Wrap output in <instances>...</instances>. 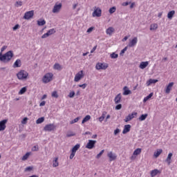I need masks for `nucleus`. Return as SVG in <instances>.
I'll list each match as a JSON object with an SVG mask.
<instances>
[{
  "label": "nucleus",
  "mask_w": 177,
  "mask_h": 177,
  "mask_svg": "<svg viewBox=\"0 0 177 177\" xmlns=\"http://www.w3.org/2000/svg\"><path fill=\"white\" fill-rule=\"evenodd\" d=\"M127 49H128V47H125L124 49H122V50H121L120 55H123L124 53H125V52H127Z\"/></svg>",
  "instance_id": "3c124183"
},
{
  "label": "nucleus",
  "mask_w": 177,
  "mask_h": 177,
  "mask_svg": "<svg viewBox=\"0 0 177 177\" xmlns=\"http://www.w3.org/2000/svg\"><path fill=\"white\" fill-rule=\"evenodd\" d=\"M174 15H175V10H171L167 14L168 19H172V17H174Z\"/></svg>",
  "instance_id": "72a5a7b5"
},
{
  "label": "nucleus",
  "mask_w": 177,
  "mask_h": 177,
  "mask_svg": "<svg viewBox=\"0 0 177 177\" xmlns=\"http://www.w3.org/2000/svg\"><path fill=\"white\" fill-rule=\"evenodd\" d=\"M109 67V64H102L97 63L96 64L95 68L96 70H106Z\"/></svg>",
  "instance_id": "0eeeda50"
},
{
  "label": "nucleus",
  "mask_w": 177,
  "mask_h": 177,
  "mask_svg": "<svg viewBox=\"0 0 177 177\" xmlns=\"http://www.w3.org/2000/svg\"><path fill=\"white\" fill-rule=\"evenodd\" d=\"M95 145H96V140H89L86 145V149H89L91 150L95 147Z\"/></svg>",
  "instance_id": "6e6552de"
},
{
  "label": "nucleus",
  "mask_w": 177,
  "mask_h": 177,
  "mask_svg": "<svg viewBox=\"0 0 177 177\" xmlns=\"http://www.w3.org/2000/svg\"><path fill=\"white\" fill-rule=\"evenodd\" d=\"M27 121H28V118H24L21 121V124H27Z\"/></svg>",
  "instance_id": "5fc2aeb1"
},
{
  "label": "nucleus",
  "mask_w": 177,
  "mask_h": 177,
  "mask_svg": "<svg viewBox=\"0 0 177 177\" xmlns=\"http://www.w3.org/2000/svg\"><path fill=\"white\" fill-rule=\"evenodd\" d=\"M149 114L145 113V114H142L140 116V118H138L139 121H145V120H146L148 117Z\"/></svg>",
  "instance_id": "a878e982"
},
{
  "label": "nucleus",
  "mask_w": 177,
  "mask_h": 177,
  "mask_svg": "<svg viewBox=\"0 0 177 177\" xmlns=\"http://www.w3.org/2000/svg\"><path fill=\"white\" fill-rule=\"evenodd\" d=\"M83 72L81 71L80 72L77 73L75 76V82H78V81H80L81 78H82Z\"/></svg>",
  "instance_id": "4468645a"
},
{
  "label": "nucleus",
  "mask_w": 177,
  "mask_h": 177,
  "mask_svg": "<svg viewBox=\"0 0 177 177\" xmlns=\"http://www.w3.org/2000/svg\"><path fill=\"white\" fill-rule=\"evenodd\" d=\"M138 44V37H133V39L129 43L128 46L129 48H133Z\"/></svg>",
  "instance_id": "ddd939ff"
},
{
  "label": "nucleus",
  "mask_w": 177,
  "mask_h": 177,
  "mask_svg": "<svg viewBox=\"0 0 177 177\" xmlns=\"http://www.w3.org/2000/svg\"><path fill=\"white\" fill-rule=\"evenodd\" d=\"M38 150H39L38 145H35L33 147H32V151H38Z\"/></svg>",
  "instance_id": "de8ad7c7"
},
{
  "label": "nucleus",
  "mask_w": 177,
  "mask_h": 177,
  "mask_svg": "<svg viewBox=\"0 0 177 177\" xmlns=\"http://www.w3.org/2000/svg\"><path fill=\"white\" fill-rule=\"evenodd\" d=\"M161 153H162V149H158L157 150V151L154 152V157H156V158H157L158 157L160 156V154H161Z\"/></svg>",
  "instance_id": "c85d7f7f"
},
{
  "label": "nucleus",
  "mask_w": 177,
  "mask_h": 177,
  "mask_svg": "<svg viewBox=\"0 0 177 177\" xmlns=\"http://www.w3.org/2000/svg\"><path fill=\"white\" fill-rule=\"evenodd\" d=\"M107 156L109 158V161H114V160L117 159V156L115 155V153H113L111 151L109 152Z\"/></svg>",
  "instance_id": "dca6fc26"
},
{
  "label": "nucleus",
  "mask_w": 177,
  "mask_h": 177,
  "mask_svg": "<svg viewBox=\"0 0 177 177\" xmlns=\"http://www.w3.org/2000/svg\"><path fill=\"white\" fill-rule=\"evenodd\" d=\"M129 3H131V2H128V1L124 2L122 3V6H128V5H129Z\"/></svg>",
  "instance_id": "bf43d9fd"
},
{
  "label": "nucleus",
  "mask_w": 177,
  "mask_h": 177,
  "mask_svg": "<svg viewBox=\"0 0 177 177\" xmlns=\"http://www.w3.org/2000/svg\"><path fill=\"white\" fill-rule=\"evenodd\" d=\"M17 77L18 80L21 81H26L28 77V73L24 70H21L17 74Z\"/></svg>",
  "instance_id": "f03ea898"
},
{
  "label": "nucleus",
  "mask_w": 177,
  "mask_h": 177,
  "mask_svg": "<svg viewBox=\"0 0 177 177\" xmlns=\"http://www.w3.org/2000/svg\"><path fill=\"white\" fill-rule=\"evenodd\" d=\"M33 16H34V10H30V11L26 12L24 14V19H25V20H30V19H31Z\"/></svg>",
  "instance_id": "1a4fd4ad"
},
{
  "label": "nucleus",
  "mask_w": 177,
  "mask_h": 177,
  "mask_svg": "<svg viewBox=\"0 0 177 177\" xmlns=\"http://www.w3.org/2000/svg\"><path fill=\"white\" fill-rule=\"evenodd\" d=\"M33 169V167L30 166V167H28L25 169V172H31V171H32Z\"/></svg>",
  "instance_id": "49530a36"
},
{
  "label": "nucleus",
  "mask_w": 177,
  "mask_h": 177,
  "mask_svg": "<svg viewBox=\"0 0 177 177\" xmlns=\"http://www.w3.org/2000/svg\"><path fill=\"white\" fill-rule=\"evenodd\" d=\"M153 93H149V95H147V97H145L143 100V102L146 103V102H147V100H149V99H151V97H153Z\"/></svg>",
  "instance_id": "bb28decb"
},
{
  "label": "nucleus",
  "mask_w": 177,
  "mask_h": 177,
  "mask_svg": "<svg viewBox=\"0 0 177 177\" xmlns=\"http://www.w3.org/2000/svg\"><path fill=\"white\" fill-rule=\"evenodd\" d=\"M142 153V149L138 148L133 151V156H139V153Z\"/></svg>",
  "instance_id": "f704fd0d"
},
{
  "label": "nucleus",
  "mask_w": 177,
  "mask_h": 177,
  "mask_svg": "<svg viewBox=\"0 0 177 177\" xmlns=\"http://www.w3.org/2000/svg\"><path fill=\"white\" fill-rule=\"evenodd\" d=\"M81 147V145L80 144H77L72 148V151L70 155V160H73L74 158V156H75V153H77V151Z\"/></svg>",
  "instance_id": "20e7f679"
},
{
  "label": "nucleus",
  "mask_w": 177,
  "mask_h": 177,
  "mask_svg": "<svg viewBox=\"0 0 177 177\" xmlns=\"http://www.w3.org/2000/svg\"><path fill=\"white\" fill-rule=\"evenodd\" d=\"M80 117L75 118L74 120L70 122V124H75V122H78V121H80Z\"/></svg>",
  "instance_id": "37998d69"
},
{
  "label": "nucleus",
  "mask_w": 177,
  "mask_h": 177,
  "mask_svg": "<svg viewBox=\"0 0 177 177\" xmlns=\"http://www.w3.org/2000/svg\"><path fill=\"white\" fill-rule=\"evenodd\" d=\"M121 97H122L121 93H119L115 96L114 100L115 104H118V103L121 102Z\"/></svg>",
  "instance_id": "5701e85b"
},
{
  "label": "nucleus",
  "mask_w": 177,
  "mask_h": 177,
  "mask_svg": "<svg viewBox=\"0 0 177 177\" xmlns=\"http://www.w3.org/2000/svg\"><path fill=\"white\" fill-rule=\"evenodd\" d=\"M30 152H27L23 157H22V160L23 161H26V160H27L28 158V157H30Z\"/></svg>",
  "instance_id": "ea45409f"
},
{
  "label": "nucleus",
  "mask_w": 177,
  "mask_h": 177,
  "mask_svg": "<svg viewBox=\"0 0 177 177\" xmlns=\"http://www.w3.org/2000/svg\"><path fill=\"white\" fill-rule=\"evenodd\" d=\"M172 153H169L167 156V159L165 160L166 162H167L168 165H171V159L172 158Z\"/></svg>",
  "instance_id": "393cba45"
},
{
  "label": "nucleus",
  "mask_w": 177,
  "mask_h": 177,
  "mask_svg": "<svg viewBox=\"0 0 177 177\" xmlns=\"http://www.w3.org/2000/svg\"><path fill=\"white\" fill-rule=\"evenodd\" d=\"M104 120V118H103L102 116L99 118L100 122H102Z\"/></svg>",
  "instance_id": "69168bd1"
},
{
  "label": "nucleus",
  "mask_w": 177,
  "mask_h": 177,
  "mask_svg": "<svg viewBox=\"0 0 177 177\" xmlns=\"http://www.w3.org/2000/svg\"><path fill=\"white\" fill-rule=\"evenodd\" d=\"M52 97H55V99H57L59 97V94H57V91H53L51 94Z\"/></svg>",
  "instance_id": "79ce46f5"
},
{
  "label": "nucleus",
  "mask_w": 177,
  "mask_h": 177,
  "mask_svg": "<svg viewBox=\"0 0 177 177\" xmlns=\"http://www.w3.org/2000/svg\"><path fill=\"white\" fill-rule=\"evenodd\" d=\"M53 78V73H46L42 79V81L44 84H48V82H50Z\"/></svg>",
  "instance_id": "7ed1b4c3"
},
{
  "label": "nucleus",
  "mask_w": 177,
  "mask_h": 177,
  "mask_svg": "<svg viewBox=\"0 0 177 177\" xmlns=\"http://www.w3.org/2000/svg\"><path fill=\"white\" fill-rule=\"evenodd\" d=\"M106 114H107V112L103 111V112H102V115H101V117H103V118H105Z\"/></svg>",
  "instance_id": "e2e57ef3"
},
{
  "label": "nucleus",
  "mask_w": 177,
  "mask_h": 177,
  "mask_svg": "<svg viewBox=\"0 0 177 177\" xmlns=\"http://www.w3.org/2000/svg\"><path fill=\"white\" fill-rule=\"evenodd\" d=\"M158 28V25L157 24H153L150 26V30L153 31Z\"/></svg>",
  "instance_id": "cd10ccee"
},
{
  "label": "nucleus",
  "mask_w": 177,
  "mask_h": 177,
  "mask_svg": "<svg viewBox=\"0 0 177 177\" xmlns=\"http://www.w3.org/2000/svg\"><path fill=\"white\" fill-rule=\"evenodd\" d=\"M54 70H58V71H60L62 70V66L59 64H55L53 66Z\"/></svg>",
  "instance_id": "473e14b6"
},
{
  "label": "nucleus",
  "mask_w": 177,
  "mask_h": 177,
  "mask_svg": "<svg viewBox=\"0 0 177 177\" xmlns=\"http://www.w3.org/2000/svg\"><path fill=\"white\" fill-rule=\"evenodd\" d=\"M48 37H50L48 33L46 32V33H44L42 36H41V38L44 39L45 38H48Z\"/></svg>",
  "instance_id": "4d7b16f0"
},
{
  "label": "nucleus",
  "mask_w": 177,
  "mask_h": 177,
  "mask_svg": "<svg viewBox=\"0 0 177 177\" xmlns=\"http://www.w3.org/2000/svg\"><path fill=\"white\" fill-rule=\"evenodd\" d=\"M78 86L80 88H82V89H85V88H86V86H88V84L84 83L83 84H79Z\"/></svg>",
  "instance_id": "603ef678"
},
{
  "label": "nucleus",
  "mask_w": 177,
  "mask_h": 177,
  "mask_svg": "<svg viewBox=\"0 0 177 177\" xmlns=\"http://www.w3.org/2000/svg\"><path fill=\"white\" fill-rule=\"evenodd\" d=\"M13 67H14V68L21 67V60L19 59H17L13 64Z\"/></svg>",
  "instance_id": "a211bd4d"
},
{
  "label": "nucleus",
  "mask_w": 177,
  "mask_h": 177,
  "mask_svg": "<svg viewBox=\"0 0 177 177\" xmlns=\"http://www.w3.org/2000/svg\"><path fill=\"white\" fill-rule=\"evenodd\" d=\"M129 131H131V124L124 125V129L122 131L123 135H125V133H128Z\"/></svg>",
  "instance_id": "f3484780"
},
{
  "label": "nucleus",
  "mask_w": 177,
  "mask_h": 177,
  "mask_svg": "<svg viewBox=\"0 0 177 177\" xmlns=\"http://www.w3.org/2000/svg\"><path fill=\"white\" fill-rule=\"evenodd\" d=\"M46 104V102L42 101V102L39 104V106H40V107H42L43 106H45Z\"/></svg>",
  "instance_id": "680f3d73"
},
{
  "label": "nucleus",
  "mask_w": 177,
  "mask_h": 177,
  "mask_svg": "<svg viewBox=\"0 0 177 177\" xmlns=\"http://www.w3.org/2000/svg\"><path fill=\"white\" fill-rule=\"evenodd\" d=\"M71 136H75V133H74L73 131H68L66 133V138H71Z\"/></svg>",
  "instance_id": "a19ab883"
},
{
  "label": "nucleus",
  "mask_w": 177,
  "mask_h": 177,
  "mask_svg": "<svg viewBox=\"0 0 177 177\" xmlns=\"http://www.w3.org/2000/svg\"><path fill=\"white\" fill-rule=\"evenodd\" d=\"M68 96V97H71V98L74 97V96H75V92H74V91L70 92V93Z\"/></svg>",
  "instance_id": "09e8293b"
},
{
  "label": "nucleus",
  "mask_w": 177,
  "mask_h": 177,
  "mask_svg": "<svg viewBox=\"0 0 177 177\" xmlns=\"http://www.w3.org/2000/svg\"><path fill=\"white\" fill-rule=\"evenodd\" d=\"M89 120H91V115H86L82 120V124H85V122H86L87 121H89Z\"/></svg>",
  "instance_id": "7c9ffc66"
},
{
  "label": "nucleus",
  "mask_w": 177,
  "mask_h": 177,
  "mask_svg": "<svg viewBox=\"0 0 177 177\" xmlns=\"http://www.w3.org/2000/svg\"><path fill=\"white\" fill-rule=\"evenodd\" d=\"M37 24L39 26H45V24H46V21H45V19L38 20L37 21Z\"/></svg>",
  "instance_id": "c756f323"
},
{
  "label": "nucleus",
  "mask_w": 177,
  "mask_h": 177,
  "mask_svg": "<svg viewBox=\"0 0 177 177\" xmlns=\"http://www.w3.org/2000/svg\"><path fill=\"white\" fill-rule=\"evenodd\" d=\"M97 48V46H95L93 48V49L91 50V53H93L96 50V48Z\"/></svg>",
  "instance_id": "0e129e2a"
},
{
  "label": "nucleus",
  "mask_w": 177,
  "mask_h": 177,
  "mask_svg": "<svg viewBox=\"0 0 177 177\" xmlns=\"http://www.w3.org/2000/svg\"><path fill=\"white\" fill-rule=\"evenodd\" d=\"M102 16V9L95 7L94 12H93V17H100Z\"/></svg>",
  "instance_id": "423d86ee"
},
{
  "label": "nucleus",
  "mask_w": 177,
  "mask_h": 177,
  "mask_svg": "<svg viewBox=\"0 0 177 177\" xmlns=\"http://www.w3.org/2000/svg\"><path fill=\"white\" fill-rule=\"evenodd\" d=\"M158 174H161V171L160 170L155 169L152 171H151V176L154 177L156 176V175H158Z\"/></svg>",
  "instance_id": "412c9836"
},
{
  "label": "nucleus",
  "mask_w": 177,
  "mask_h": 177,
  "mask_svg": "<svg viewBox=\"0 0 177 177\" xmlns=\"http://www.w3.org/2000/svg\"><path fill=\"white\" fill-rule=\"evenodd\" d=\"M174 86V82H170L166 87L165 92L167 95L171 93V89H172V87Z\"/></svg>",
  "instance_id": "2eb2a0df"
},
{
  "label": "nucleus",
  "mask_w": 177,
  "mask_h": 177,
  "mask_svg": "<svg viewBox=\"0 0 177 177\" xmlns=\"http://www.w3.org/2000/svg\"><path fill=\"white\" fill-rule=\"evenodd\" d=\"M121 132V130L120 129H116L115 131H114V135H118V133Z\"/></svg>",
  "instance_id": "13d9d810"
},
{
  "label": "nucleus",
  "mask_w": 177,
  "mask_h": 177,
  "mask_svg": "<svg viewBox=\"0 0 177 177\" xmlns=\"http://www.w3.org/2000/svg\"><path fill=\"white\" fill-rule=\"evenodd\" d=\"M45 121V117H41L36 120V124H42Z\"/></svg>",
  "instance_id": "c9c22d12"
},
{
  "label": "nucleus",
  "mask_w": 177,
  "mask_h": 177,
  "mask_svg": "<svg viewBox=\"0 0 177 177\" xmlns=\"http://www.w3.org/2000/svg\"><path fill=\"white\" fill-rule=\"evenodd\" d=\"M104 153V149L102 150L96 156V158L99 159L100 157H102V155Z\"/></svg>",
  "instance_id": "8fccbe9b"
},
{
  "label": "nucleus",
  "mask_w": 177,
  "mask_h": 177,
  "mask_svg": "<svg viewBox=\"0 0 177 177\" xmlns=\"http://www.w3.org/2000/svg\"><path fill=\"white\" fill-rule=\"evenodd\" d=\"M128 39V36H125L123 39H122V41H125Z\"/></svg>",
  "instance_id": "774afa93"
},
{
  "label": "nucleus",
  "mask_w": 177,
  "mask_h": 177,
  "mask_svg": "<svg viewBox=\"0 0 177 177\" xmlns=\"http://www.w3.org/2000/svg\"><path fill=\"white\" fill-rule=\"evenodd\" d=\"M55 129L56 126L54 124H48L44 127L45 132H52V131H55Z\"/></svg>",
  "instance_id": "39448f33"
},
{
  "label": "nucleus",
  "mask_w": 177,
  "mask_h": 177,
  "mask_svg": "<svg viewBox=\"0 0 177 177\" xmlns=\"http://www.w3.org/2000/svg\"><path fill=\"white\" fill-rule=\"evenodd\" d=\"M123 90H124V92H123V95L124 96H127L128 95H131L132 93V92L131 91V90H129L128 89V86H125L124 88H123Z\"/></svg>",
  "instance_id": "6ab92c4d"
},
{
  "label": "nucleus",
  "mask_w": 177,
  "mask_h": 177,
  "mask_svg": "<svg viewBox=\"0 0 177 177\" xmlns=\"http://www.w3.org/2000/svg\"><path fill=\"white\" fill-rule=\"evenodd\" d=\"M55 32H56V30L55 28L50 29L47 32V33H48L49 36L53 35V34H55Z\"/></svg>",
  "instance_id": "58836bf2"
},
{
  "label": "nucleus",
  "mask_w": 177,
  "mask_h": 177,
  "mask_svg": "<svg viewBox=\"0 0 177 177\" xmlns=\"http://www.w3.org/2000/svg\"><path fill=\"white\" fill-rule=\"evenodd\" d=\"M19 27H20V26H19V24H16V25L12 28L13 31H16V30H19Z\"/></svg>",
  "instance_id": "6e6d98bb"
},
{
  "label": "nucleus",
  "mask_w": 177,
  "mask_h": 177,
  "mask_svg": "<svg viewBox=\"0 0 177 177\" xmlns=\"http://www.w3.org/2000/svg\"><path fill=\"white\" fill-rule=\"evenodd\" d=\"M62 3H55L53 9V13H59V12H60V9H62Z\"/></svg>",
  "instance_id": "9d476101"
},
{
  "label": "nucleus",
  "mask_w": 177,
  "mask_h": 177,
  "mask_svg": "<svg viewBox=\"0 0 177 177\" xmlns=\"http://www.w3.org/2000/svg\"><path fill=\"white\" fill-rule=\"evenodd\" d=\"M111 59H117L118 57V54H116L115 53H113L111 54Z\"/></svg>",
  "instance_id": "a18cd8bd"
},
{
  "label": "nucleus",
  "mask_w": 177,
  "mask_h": 177,
  "mask_svg": "<svg viewBox=\"0 0 177 177\" xmlns=\"http://www.w3.org/2000/svg\"><path fill=\"white\" fill-rule=\"evenodd\" d=\"M156 82H158V80H156V79H149V80L147 82V86H150V85H151V84H156Z\"/></svg>",
  "instance_id": "aec40b11"
},
{
  "label": "nucleus",
  "mask_w": 177,
  "mask_h": 177,
  "mask_svg": "<svg viewBox=\"0 0 177 177\" xmlns=\"http://www.w3.org/2000/svg\"><path fill=\"white\" fill-rule=\"evenodd\" d=\"M115 10H117V8H115V6L111 7L109 12L111 15H113V13H115Z\"/></svg>",
  "instance_id": "4c0bfd02"
},
{
  "label": "nucleus",
  "mask_w": 177,
  "mask_h": 177,
  "mask_svg": "<svg viewBox=\"0 0 177 177\" xmlns=\"http://www.w3.org/2000/svg\"><path fill=\"white\" fill-rule=\"evenodd\" d=\"M15 6L19 8V6H23V1H16Z\"/></svg>",
  "instance_id": "c03bdc74"
},
{
  "label": "nucleus",
  "mask_w": 177,
  "mask_h": 177,
  "mask_svg": "<svg viewBox=\"0 0 177 177\" xmlns=\"http://www.w3.org/2000/svg\"><path fill=\"white\" fill-rule=\"evenodd\" d=\"M121 109H122V104H118V105H116L115 110H121Z\"/></svg>",
  "instance_id": "864d4df0"
},
{
  "label": "nucleus",
  "mask_w": 177,
  "mask_h": 177,
  "mask_svg": "<svg viewBox=\"0 0 177 177\" xmlns=\"http://www.w3.org/2000/svg\"><path fill=\"white\" fill-rule=\"evenodd\" d=\"M26 92H27V87H23L19 91V95H23V94L26 93Z\"/></svg>",
  "instance_id": "e433bc0d"
},
{
  "label": "nucleus",
  "mask_w": 177,
  "mask_h": 177,
  "mask_svg": "<svg viewBox=\"0 0 177 177\" xmlns=\"http://www.w3.org/2000/svg\"><path fill=\"white\" fill-rule=\"evenodd\" d=\"M59 158H55V160L53 161V167H59V162L57 161Z\"/></svg>",
  "instance_id": "2f4dec72"
},
{
  "label": "nucleus",
  "mask_w": 177,
  "mask_h": 177,
  "mask_svg": "<svg viewBox=\"0 0 177 177\" xmlns=\"http://www.w3.org/2000/svg\"><path fill=\"white\" fill-rule=\"evenodd\" d=\"M133 6H135V3H132L130 5V9H133Z\"/></svg>",
  "instance_id": "338daca9"
},
{
  "label": "nucleus",
  "mask_w": 177,
  "mask_h": 177,
  "mask_svg": "<svg viewBox=\"0 0 177 177\" xmlns=\"http://www.w3.org/2000/svg\"><path fill=\"white\" fill-rule=\"evenodd\" d=\"M115 29L113 27H109L106 29V33L107 35H113V32H114Z\"/></svg>",
  "instance_id": "4be33fe9"
},
{
  "label": "nucleus",
  "mask_w": 177,
  "mask_h": 177,
  "mask_svg": "<svg viewBox=\"0 0 177 177\" xmlns=\"http://www.w3.org/2000/svg\"><path fill=\"white\" fill-rule=\"evenodd\" d=\"M93 31V27H91V28H89L88 30H87V31H86V32H92Z\"/></svg>",
  "instance_id": "052dcab7"
},
{
  "label": "nucleus",
  "mask_w": 177,
  "mask_h": 177,
  "mask_svg": "<svg viewBox=\"0 0 177 177\" xmlns=\"http://www.w3.org/2000/svg\"><path fill=\"white\" fill-rule=\"evenodd\" d=\"M7 122H8V120L6 119L0 121V132L2 131H5V129H6Z\"/></svg>",
  "instance_id": "9b49d317"
},
{
  "label": "nucleus",
  "mask_w": 177,
  "mask_h": 177,
  "mask_svg": "<svg viewBox=\"0 0 177 177\" xmlns=\"http://www.w3.org/2000/svg\"><path fill=\"white\" fill-rule=\"evenodd\" d=\"M133 115H138V113L136 112H133L131 114H129L128 116H127L125 118V119L124 120V121L125 122H128L129 121H131V120H133V118H134Z\"/></svg>",
  "instance_id": "f8f14e48"
},
{
  "label": "nucleus",
  "mask_w": 177,
  "mask_h": 177,
  "mask_svg": "<svg viewBox=\"0 0 177 177\" xmlns=\"http://www.w3.org/2000/svg\"><path fill=\"white\" fill-rule=\"evenodd\" d=\"M149 66V62H142L140 64V68L142 70H144V68H146Z\"/></svg>",
  "instance_id": "b1692460"
},
{
  "label": "nucleus",
  "mask_w": 177,
  "mask_h": 177,
  "mask_svg": "<svg viewBox=\"0 0 177 177\" xmlns=\"http://www.w3.org/2000/svg\"><path fill=\"white\" fill-rule=\"evenodd\" d=\"M6 48H8L7 46H3L1 48V53H0V62H3V63H9L10 60H12V58L15 57V54L13 53L12 50H9L5 54H2V52H3Z\"/></svg>",
  "instance_id": "f257e3e1"
}]
</instances>
